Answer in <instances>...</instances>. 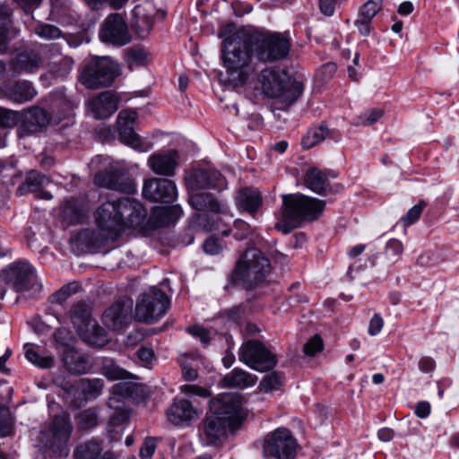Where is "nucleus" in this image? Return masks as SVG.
Instances as JSON below:
<instances>
[{
  "label": "nucleus",
  "instance_id": "9",
  "mask_svg": "<svg viewBox=\"0 0 459 459\" xmlns=\"http://www.w3.org/2000/svg\"><path fill=\"white\" fill-rule=\"evenodd\" d=\"M71 320L85 343L92 347H102L108 342L106 331L91 317L86 305H75L71 310Z\"/></svg>",
  "mask_w": 459,
  "mask_h": 459
},
{
  "label": "nucleus",
  "instance_id": "57",
  "mask_svg": "<svg viewBox=\"0 0 459 459\" xmlns=\"http://www.w3.org/2000/svg\"><path fill=\"white\" fill-rule=\"evenodd\" d=\"M187 332L195 338L200 339L204 344H208L210 342V334L208 330L200 325H194L187 329Z\"/></svg>",
  "mask_w": 459,
  "mask_h": 459
},
{
  "label": "nucleus",
  "instance_id": "42",
  "mask_svg": "<svg viewBox=\"0 0 459 459\" xmlns=\"http://www.w3.org/2000/svg\"><path fill=\"white\" fill-rule=\"evenodd\" d=\"M34 32L45 40H54L63 37L60 29L52 24L39 23L35 27Z\"/></svg>",
  "mask_w": 459,
  "mask_h": 459
},
{
  "label": "nucleus",
  "instance_id": "16",
  "mask_svg": "<svg viewBox=\"0 0 459 459\" xmlns=\"http://www.w3.org/2000/svg\"><path fill=\"white\" fill-rule=\"evenodd\" d=\"M185 184L189 192L200 188H214L221 191L227 186L224 177L212 169H195L186 172Z\"/></svg>",
  "mask_w": 459,
  "mask_h": 459
},
{
  "label": "nucleus",
  "instance_id": "49",
  "mask_svg": "<svg viewBox=\"0 0 459 459\" xmlns=\"http://www.w3.org/2000/svg\"><path fill=\"white\" fill-rule=\"evenodd\" d=\"M19 113L11 109L0 107V126L4 128H11L19 122Z\"/></svg>",
  "mask_w": 459,
  "mask_h": 459
},
{
  "label": "nucleus",
  "instance_id": "30",
  "mask_svg": "<svg viewBox=\"0 0 459 459\" xmlns=\"http://www.w3.org/2000/svg\"><path fill=\"white\" fill-rule=\"evenodd\" d=\"M305 186L318 195H325L330 189L329 176L325 171L309 168L304 176Z\"/></svg>",
  "mask_w": 459,
  "mask_h": 459
},
{
  "label": "nucleus",
  "instance_id": "48",
  "mask_svg": "<svg viewBox=\"0 0 459 459\" xmlns=\"http://www.w3.org/2000/svg\"><path fill=\"white\" fill-rule=\"evenodd\" d=\"M426 206V203L424 201H420L418 204L411 207L407 213L402 217L401 222L404 227H408L413 223H415L420 217L424 207Z\"/></svg>",
  "mask_w": 459,
  "mask_h": 459
},
{
  "label": "nucleus",
  "instance_id": "50",
  "mask_svg": "<svg viewBox=\"0 0 459 459\" xmlns=\"http://www.w3.org/2000/svg\"><path fill=\"white\" fill-rule=\"evenodd\" d=\"M74 61L69 56H65L60 61L54 63L51 70L57 77H65L72 71Z\"/></svg>",
  "mask_w": 459,
  "mask_h": 459
},
{
  "label": "nucleus",
  "instance_id": "21",
  "mask_svg": "<svg viewBox=\"0 0 459 459\" xmlns=\"http://www.w3.org/2000/svg\"><path fill=\"white\" fill-rule=\"evenodd\" d=\"M6 282L11 283L15 291L22 292L30 290L33 285V271L26 262H16L9 264L4 270Z\"/></svg>",
  "mask_w": 459,
  "mask_h": 459
},
{
  "label": "nucleus",
  "instance_id": "26",
  "mask_svg": "<svg viewBox=\"0 0 459 459\" xmlns=\"http://www.w3.org/2000/svg\"><path fill=\"white\" fill-rule=\"evenodd\" d=\"M188 202L190 205L196 211H207L215 213L224 212L226 206L211 193L189 192Z\"/></svg>",
  "mask_w": 459,
  "mask_h": 459
},
{
  "label": "nucleus",
  "instance_id": "46",
  "mask_svg": "<svg viewBox=\"0 0 459 459\" xmlns=\"http://www.w3.org/2000/svg\"><path fill=\"white\" fill-rule=\"evenodd\" d=\"M383 0H368L359 11L360 18L372 21L377 13L381 10Z\"/></svg>",
  "mask_w": 459,
  "mask_h": 459
},
{
  "label": "nucleus",
  "instance_id": "6",
  "mask_svg": "<svg viewBox=\"0 0 459 459\" xmlns=\"http://www.w3.org/2000/svg\"><path fill=\"white\" fill-rule=\"evenodd\" d=\"M72 432L73 425L68 414L61 412L53 418L48 428L40 430L37 446L44 453L60 457L67 456Z\"/></svg>",
  "mask_w": 459,
  "mask_h": 459
},
{
  "label": "nucleus",
  "instance_id": "37",
  "mask_svg": "<svg viewBox=\"0 0 459 459\" xmlns=\"http://www.w3.org/2000/svg\"><path fill=\"white\" fill-rule=\"evenodd\" d=\"M50 179L43 174L37 172L36 170H30L22 186L18 188V191H37L41 186L48 185Z\"/></svg>",
  "mask_w": 459,
  "mask_h": 459
},
{
  "label": "nucleus",
  "instance_id": "1",
  "mask_svg": "<svg viewBox=\"0 0 459 459\" xmlns=\"http://www.w3.org/2000/svg\"><path fill=\"white\" fill-rule=\"evenodd\" d=\"M146 216L142 204L131 198L103 203L95 212L98 233L85 230L81 238L91 247H100L108 239L115 240L126 228L140 226Z\"/></svg>",
  "mask_w": 459,
  "mask_h": 459
},
{
  "label": "nucleus",
  "instance_id": "18",
  "mask_svg": "<svg viewBox=\"0 0 459 459\" xmlns=\"http://www.w3.org/2000/svg\"><path fill=\"white\" fill-rule=\"evenodd\" d=\"M143 195L148 200L169 204L177 198L178 190L174 181L152 178L144 181Z\"/></svg>",
  "mask_w": 459,
  "mask_h": 459
},
{
  "label": "nucleus",
  "instance_id": "63",
  "mask_svg": "<svg viewBox=\"0 0 459 459\" xmlns=\"http://www.w3.org/2000/svg\"><path fill=\"white\" fill-rule=\"evenodd\" d=\"M183 378L186 381L195 380L198 377L197 371L184 361H180Z\"/></svg>",
  "mask_w": 459,
  "mask_h": 459
},
{
  "label": "nucleus",
  "instance_id": "15",
  "mask_svg": "<svg viewBox=\"0 0 459 459\" xmlns=\"http://www.w3.org/2000/svg\"><path fill=\"white\" fill-rule=\"evenodd\" d=\"M99 36L102 42L117 47L125 46L131 40L127 25L118 13L110 14L105 19Z\"/></svg>",
  "mask_w": 459,
  "mask_h": 459
},
{
  "label": "nucleus",
  "instance_id": "11",
  "mask_svg": "<svg viewBox=\"0 0 459 459\" xmlns=\"http://www.w3.org/2000/svg\"><path fill=\"white\" fill-rule=\"evenodd\" d=\"M297 449V440L286 428H279L269 433L263 445L265 456H274L278 459H294Z\"/></svg>",
  "mask_w": 459,
  "mask_h": 459
},
{
  "label": "nucleus",
  "instance_id": "56",
  "mask_svg": "<svg viewBox=\"0 0 459 459\" xmlns=\"http://www.w3.org/2000/svg\"><path fill=\"white\" fill-rule=\"evenodd\" d=\"M156 450V442L153 438H147L140 450L141 459H152Z\"/></svg>",
  "mask_w": 459,
  "mask_h": 459
},
{
  "label": "nucleus",
  "instance_id": "40",
  "mask_svg": "<svg viewBox=\"0 0 459 459\" xmlns=\"http://www.w3.org/2000/svg\"><path fill=\"white\" fill-rule=\"evenodd\" d=\"M104 387V381L101 378H82L80 380V388L87 397L95 398L99 396Z\"/></svg>",
  "mask_w": 459,
  "mask_h": 459
},
{
  "label": "nucleus",
  "instance_id": "4",
  "mask_svg": "<svg viewBox=\"0 0 459 459\" xmlns=\"http://www.w3.org/2000/svg\"><path fill=\"white\" fill-rule=\"evenodd\" d=\"M245 43L254 48L259 64L277 62L286 58L291 40L286 33L246 30Z\"/></svg>",
  "mask_w": 459,
  "mask_h": 459
},
{
  "label": "nucleus",
  "instance_id": "3",
  "mask_svg": "<svg viewBox=\"0 0 459 459\" xmlns=\"http://www.w3.org/2000/svg\"><path fill=\"white\" fill-rule=\"evenodd\" d=\"M325 203L300 194L282 195L281 217L275 228L287 234L304 220H315L322 213Z\"/></svg>",
  "mask_w": 459,
  "mask_h": 459
},
{
  "label": "nucleus",
  "instance_id": "36",
  "mask_svg": "<svg viewBox=\"0 0 459 459\" xmlns=\"http://www.w3.org/2000/svg\"><path fill=\"white\" fill-rule=\"evenodd\" d=\"M100 373L108 380L128 379L131 374L124 368L117 366L111 359H104L102 361Z\"/></svg>",
  "mask_w": 459,
  "mask_h": 459
},
{
  "label": "nucleus",
  "instance_id": "19",
  "mask_svg": "<svg viewBox=\"0 0 459 459\" xmlns=\"http://www.w3.org/2000/svg\"><path fill=\"white\" fill-rule=\"evenodd\" d=\"M168 420L179 428L189 427L199 418L198 410L186 399L175 398L166 412Z\"/></svg>",
  "mask_w": 459,
  "mask_h": 459
},
{
  "label": "nucleus",
  "instance_id": "20",
  "mask_svg": "<svg viewBox=\"0 0 459 459\" xmlns=\"http://www.w3.org/2000/svg\"><path fill=\"white\" fill-rule=\"evenodd\" d=\"M235 429L227 421L211 413L205 417L199 427V437L204 446L216 445L226 436L228 430Z\"/></svg>",
  "mask_w": 459,
  "mask_h": 459
},
{
  "label": "nucleus",
  "instance_id": "5",
  "mask_svg": "<svg viewBox=\"0 0 459 459\" xmlns=\"http://www.w3.org/2000/svg\"><path fill=\"white\" fill-rule=\"evenodd\" d=\"M262 91L268 98L275 99L284 107L291 105L303 91V84L293 80L286 72L268 68L259 74Z\"/></svg>",
  "mask_w": 459,
  "mask_h": 459
},
{
  "label": "nucleus",
  "instance_id": "2",
  "mask_svg": "<svg viewBox=\"0 0 459 459\" xmlns=\"http://www.w3.org/2000/svg\"><path fill=\"white\" fill-rule=\"evenodd\" d=\"M246 30H240L222 42L223 66L227 80L234 86L243 85L259 65L254 48L245 43Z\"/></svg>",
  "mask_w": 459,
  "mask_h": 459
},
{
  "label": "nucleus",
  "instance_id": "41",
  "mask_svg": "<svg viewBox=\"0 0 459 459\" xmlns=\"http://www.w3.org/2000/svg\"><path fill=\"white\" fill-rule=\"evenodd\" d=\"M126 60L130 69H134L145 65L149 61V55L144 49L131 48L126 51Z\"/></svg>",
  "mask_w": 459,
  "mask_h": 459
},
{
  "label": "nucleus",
  "instance_id": "44",
  "mask_svg": "<svg viewBox=\"0 0 459 459\" xmlns=\"http://www.w3.org/2000/svg\"><path fill=\"white\" fill-rule=\"evenodd\" d=\"M18 30L13 25L0 29V54L9 50L12 41L18 37Z\"/></svg>",
  "mask_w": 459,
  "mask_h": 459
},
{
  "label": "nucleus",
  "instance_id": "38",
  "mask_svg": "<svg viewBox=\"0 0 459 459\" xmlns=\"http://www.w3.org/2000/svg\"><path fill=\"white\" fill-rule=\"evenodd\" d=\"M154 213L162 225H168L178 221L182 216L183 211L180 205H173L160 207Z\"/></svg>",
  "mask_w": 459,
  "mask_h": 459
},
{
  "label": "nucleus",
  "instance_id": "54",
  "mask_svg": "<svg viewBox=\"0 0 459 459\" xmlns=\"http://www.w3.org/2000/svg\"><path fill=\"white\" fill-rule=\"evenodd\" d=\"M323 350V341L316 335L312 337L304 346V352L308 356H314Z\"/></svg>",
  "mask_w": 459,
  "mask_h": 459
},
{
  "label": "nucleus",
  "instance_id": "59",
  "mask_svg": "<svg viewBox=\"0 0 459 459\" xmlns=\"http://www.w3.org/2000/svg\"><path fill=\"white\" fill-rule=\"evenodd\" d=\"M383 325H384L383 318L379 315L375 314L369 322L368 333L371 336H375V335L378 334L381 332Z\"/></svg>",
  "mask_w": 459,
  "mask_h": 459
},
{
  "label": "nucleus",
  "instance_id": "35",
  "mask_svg": "<svg viewBox=\"0 0 459 459\" xmlns=\"http://www.w3.org/2000/svg\"><path fill=\"white\" fill-rule=\"evenodd\" d=\"M84 216V208L76 199L66 200L62 205V217L69 223H77Z\"/></svg>",
  "mask_w": 459,
  "mask_h": 459
},
{
  "label": "nucleus",
  "instance_id": "13",
  "mask_svg": "<svg viewBox=\"0 0 459 459\" xmlns=\"http://www.w3.org/2000/svg\"><path fill=\"white\" fill-rule=\"evenodd\" d=\"M241 407V396L235 393H223L210 401L211 413L234 428L240 423Z\"/></svg>",
  "mask_w": 459,
  "mask_h": 459
},
{
  "label": "nucleus",
  "instance_id": "39",
  "mask_svg": "<svg viewBox=\"0 0 459 459\" xmlns=\"http://www.w3.org/2000/svg\"><path fill=\"white\" fill-rule=\"evenodd\" d=\"M328 129L319 126L309 130L302 138L301 144L304 149H310L323 142L328 135Z\"/></svg>",
  "mask_w": 459,
  "mask_h": 459
},
{
  "label": "nucleus",
  "instance_id": "24",
  "mask_svg": "<svg viewBox=\"0 0 459 459\" xmlns=\"http://www.w3.org/2000/svg\"><path fill=\"white\" fill-rule=\"evenodd\" d=\"M49 123L48 112L42 108H32L18 128L20 137H27L40 132Z\"/></svg>",
  "mask_w": 459,
  "mask_h": 459
},
{
  "label": "nucleus",
  "instance_id": "45",
  "mask_svg": "<svg viewBox=\"0 0 459 459\" xmlns=\"http://www.w3.org/2000/svg\"><path fill=\"white\" fill-rule=\"evenodd\" d=\"M403 252V243L398 239L392 238L386 243L384 255L387 261L396 262Z\"/></svg>",
  "mask_w": 459,
  "mask_h": 459
},
{
  "label": "nucleus",
  "instance_id": "29",
  "mask_svg": "<svg viewBox=\"0 0 459 459\" xmlns=\"http://www.w3.org/2000/svg\"><path fill=\"white\" fill-rule=\"evenodd\" d=\"M36 95V90L32 84L27 81L17 82L4 89V96L9 100L18 104L28 102Z\"/></svg>",
  "mask_w": 459,
  "mask_h": 459
},
{
  "label": "nucleus",
  "instance_id": "23",
  "mask_svg": "<svg viewBox=\"0 0 459 459\" xmlns=\"http://www.w3.org/2000/svg\"><path fill=\"white\" fill-rule=\"evenodd\" d=\"M97 186L111 190L131 194L135 191V184L132 178L116 171H100L95 175Z\"/></svg>",
  "mask_w": 459,
  "mask_h": 459
},
{
  "label": "nucleus",
  "instance_id": "12",
  "mask_svg": "<svg viewBox=\"0 0 459 459\" xmlns=\"http://www.w3.org/2000/svg\"><path fill=\"white\" fill-rule=\"evenodd\" d=\"M239 360L257 371H268L277 363L273 354L261 342L249 340L242 344L238 352Z\"/></svg>",
  "mask_w": 459,
  "mask_h": 459
},
{
  "label": "nucleus",
  "instance_id": "51",
  "mask_svg": "<svg viewBox=\"0 0 459 459\" xmlns=\"http://www.w3.org/2000/svg\"><path fill=\"white\" fill-rule=\"evenodd\" d=\"M13 429V419L9 410L0 405V436H9Z\"/></svg>",
  "mask_w": 459,
  "mask_h": 459
},
{
  "label": "nucleus",
  "instance_id": "64",
  "mask_svg": "<svg viewBox=\"0 0 459 459\" xmlns=\"http://www.w3.org/2000/svg\"><path fill=\"white\" fill-rule=\"evenodd\" d=\"M135 28L140 33H148L152 28V20L138 17L135 20Z\"/></svg>",
  "mask_w": 459,
  "mask_h": 459
},
{
  "label": "nucleus",
  "instance_id": "55",
  "mask_svg": "<svg viewBox=\"0 0 459 459\" xmlns=\"http://www.w3.org/2000/svg\"><path fill=\"white\" fill-rule=\"evenodd\" d=\"M181 393L187 395H196L200 397H208L210 392L202 386L196 385H183L179 387Z\"/></svg>",
  "mask_w": 459,
  "mask_h": 459
},
{
  "label": "nucleus",
  "instance_id": "7",
  "mask_svg": "<svg viewBox=\"0 0 459 459\" xmlns=\"http://www.w3.org/2000/svg\"><path fill=\"white\" fill-rule=\"evenodd\" d=\"M271 272L269 260L256 248L247 249L237 262L233 273L234 281L247 289L263 282Z\"/></svg>",
  "mask_w": 459,
  "mask_h": 459
},
{
  "label": "nucleus",
  "instance_id": "34",
  "mask_svg": "<svg viewBox=\"0 0 459 459\" xmlns=\"http://www.w3.org/2000/svg\"><path fill=\"white\" fill-rule=\"evenodd\" d=\"M24 353L26 359L40 368H50L54 365V358L50 355H43L39 353V348L31 344L24 345Z\"/></svg>",
  "mask_w": 459,
  "mask_h": 459
},
{
  "label": "nucleus",
  "instance_id": "8",
  "mask_svg": "<svg viewBox=\"0 0 459 459\" xmlns=\"http://www.w3.org/2000/svg\"><path fill=\"white\" fill-rule=\"evenodd\" d=\"M118 74L116 61L108 56L94 57L81 73L80 82L88 89L108 87Z\"/></svg>",
  "mask_w": 459,
  "mask_h": 459
},
{
  "label": "nucleus",
  "instance_id": "25",
  "mask_svg": "<svg viewBox=\"0 0 459 459\" xmlns=\"http://www.w3.org/2000/svg\"><path fill=\"white\" fill-rule=\"evenodd\" d=\"M88 106L95 118L106 119L117 109L118 99L110 91H104L89 100Z\"/></svg>",
  "mask_w": 459,
  "mask_h": 459
},
{
  "label": "nucleus",
  "instance_id": "10",
  "mask_svg": "<svg viewBox=\"0 0 459 459\" xmlns=\"http://www.w3.org/2000/svg\"><path fill=\"white\" fill-rule=\"evenodd\" d=\"M169 306L167 295L157 288H152L139 298L135 316L141 322H154L166 313Z\"/></svg>",
  "mask_w": 459,
  "mask_h": 459
},
{
  "label": "nucleus",
  "instance_id": "14",
  "mask_svg": "<svg viewBox=\"0 0 459 459\" xmlns=\"http://www.w3.org/2000/svg\"><path fill=\"white\" fill-rule=\"evenodd\" d=\"M138 119V114L134 109H123L117 117V132L120 141L135 151L146 152L151 145L143 143L140 136L135 134L134 126Z\"/></svg>",
  "mask_w": 459,
  "mask_h": 459
},
{
  "label": "nucleus",
  "instance_id": "61",
  "mask_svg": "<svg viewBox=\"0 0 459 459\" xmlns=\"http://www.w3.org/2000/svg\"><path fill=\"white\" fill-rule=\"evenodd\" d=\"M336 72V65L333 63H327L324 65L317 72V75L323 81H328Z\"/></svg>",
  "mask_w": 459,
  "mask_h": 459
},
{
  "label": "nucleus",
  "instance_id": "22",
  "mask_svg": "<svg viewBox=\"0 0 459 459\" xmlns=\"http://www.w3.org/2000/svg\"><path fill=\"white\" fill-rule=\"evenodd\" d=\"M147 164L153 173L172 177L179 164V154L176 150L160 151L152 154Z\"/></svg>",
  "mask_w": 459,
  "mask_h": 459
},
{
  "label": "nucleus",
  "instance_id": "17",
  "mask_svg": "<svg viewBox=\"0 0 459 459\" xmlns=\"http://www.w3.org/2000/svg\"><path fill=\"white\" fill-rule=\"evenodd\" d=\"M133 305L131 299H123L113 303L102 314L103 325L113 331L124 328L131 321Z\"/></svg>",
  "mask_w": 459,
  "mask_h": 459
},
{
  "label": "nucleus",
  "instance_id": "53",
  "mask_svg": "<svg viewBox=\"0 0 459 459\" xmlns=\"http://www.w3.org/2000/svg\"><path fill=\"white\" fill-rule=\"evenodd\" d=\"M113 397L108 399V404L109 407H113L114 403L118 402L117 396H127L132 393V388L129 385L119 383L112 387Z\"/></svg>",
  "mask_w": 459,
  "mask_h": 459
},
{
  "label": "nucleus",
  "instance_id": "43",
  "mask_svg": "<svg viewBox=\"0 0 459 459\" xmlns=\"http://www.w3.org/2000/svg\"><path fill=\"white\" fill-rule=\"evenodd\" d=\"M283 383V377L278 372H273L264 376L259 384L261 391L268 393L279 389Z\"/></svg>",
  "mask_w": 459,
  "mask_h": 459
},
{
  "label": "nucleus",
  "instance_id": "33",
  "mask_svg": "<svg viewBox=\"0 0 459 459\" xmlns=\"http://www.w3.org/2000/svg\"><path fill=\"white\" fill-rule=\"evenodd\" d=\"M100 442L92 439L80 445L74 451V459H100L102 455Z\"/></svg>",
  "mask_w": 459,
  "mask_h": 459
},
{
  "label": "nucleus",
  "instance_id": "27",
  "mask_svg": "<svg viewBox=\"0 0 459 459\" xmlns=\"http://www.w3.org/2000/svg\"><path fill=\"white\" fill-rule=\"evenodd\" d=\"M62 360L65 369L74 375L86 374L91 369V365L85 356L74 348L65 349Z\"/></svg>",
  "mask_w": 459,
  "mask_h": 459
},
{
  "label": "nucleus",
  "instance_id": "47",
  "mask_svg": "<svg viewBox=\"0 0 459 459\" xmlns=\"http://www.w3.org/2000/svg\"><path fill=\"white\" fill-rule=\"evenodd\" d=\"M78 427L82 429H88L97 425L98 417L94 410L88 409L81 411L78 416Z\"/></svg>",
  "mask_w": 459,
  "mask_h": 459
},
{
  "label": "nucleus",
  "instance_id": "52",
  "mask_svg": "<svg viewBox=\"0 0 459 459\" xmlns=\"http://www.w3.org/2000/svg\"><path fill=\"white\" fill-rule=\"evenodd\" d=\"M383 113V110L378 108L365 112L359 117L357 124L365 126H372L382 117Z\"/></svg>",
  "mask_w": 459,
  "mask_h": 459
},
{
  "label": "nucleus",
  "instance_id": "60",
  "mask_svg": "<svg viewBox=\"0 0 459 459\" xmlns=\"http://www.w3.org/2000/svg\"><path fill=\"white\" fill-rule=\"evenodd\" d=\"M204 250L208 255H217L221 251V246L219 243L218 239L214 238H209L204 243Z\"/></svg>",
  "mask_w": 459,
  "mask_h": 459
},
{
  "label": "nucleus",
  "instance_id": "58",
  "mask_svg": "<svg viewBox=\"0 0 459 459\" xmlns=\"http://www.w3.org/2000/svg\"><path fill=\"white\" fill-rule=\"evenodd\" d=\"M116 411L114 414L110 417L109 424L111 426H118L123 425L128 420V414L127 412L121 408L120 405L115 406Z\"/></svg>",
  "mask_w": 459,
  "mask_h": 459
},
{
  "label": "nucleus",
  "instance_id": "31",
  "mask_svg": "<svg viewBox=\"0 0 459 459\" xmlns=\"http://www.w3.org/2000/svg\"><path fill=\"white\" fill-rule=\"evenodd\" d=\"M257 382V377L240 368H234L227 374L221 380L224 387L230 388H247L253 386Z\"/></svg>",
  "mask_w": 459,
  "mask_h": 459
},
{
  "label": "nucleus",
  "instance_id": "28",
  "mask_svg": "<svg viewBox=\"0 0 459 459\" xmlns=\"http://www.w3.org/2000/svg\"><path fill=\"white\" fill-rule=\"evenodd\" d=\"M41 62L40 56L32 51L21 53L9 65L12 75L15 76L22 72L32 73L39 68Z\"/></svg>",
  "mask_w": 459,
  "mask_h": 459
},
{
  "label": "nucleus",
  "instance_id": "32",
  "mask_svg": "<svg viewBox=\"0 0 459 459\" xmlns=\"http://www.w3.org/2000/svg\"><path fill=\"white\" fill-rule=\"evenodd\" d=\"M236 204L238 209L254 214L262 204L261 194L257 189L242 188L236 196Z\"/></svg>",
  "mask_w": 459,
  "mask_h": 459
},
{
  "label": "nucleus",
  "instance_id": "62",
  "mask_svg": "<svg viewBox=\"0 0 459 459\" xmlns=\"http://www.w3.org/2000/svg\"><path fill=\"white\" fill-rule=\"evenodd\" d=\"M337 0H319V7L322 13L332 16L334 13Z\"/></svg>",
  "mask_w": 459,
  "mask_h": 459
}]
</instances>
